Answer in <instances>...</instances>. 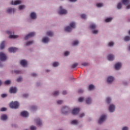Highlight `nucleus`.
<instances>
[{"label":"nucleus","mask_w":130,"mask_h":130,"mask_svg":"<svg viewBox=\"0 0 130 130\" xmlns=\"http://www.w3.org/2000/svg\"><path fill=\"white\" fill-rule=\"evenodd\" d=\"M38 18V15L37 14V12L35 11H31L29 14V18L28 19V21L29 23L32 22V21H35L37 20Z\"/></svg>","instance_id":"nucleus-1"},{"label":"nucleus","mask_w":130,"mask_h":130,"mask_svg":"<svg viewBox=\"0 0 130 130\" xmlns=\"http://www.w3.org/2000/svg\"><path fill=\"white\" fill-rule=\"evenodd\" d=\"M97 24L95 23H91L89 26V28L91 31L92 34L97 35L99 33V30L97 29Z\"/></svg>","instance_id":"nucleus-2"},{"label":"nucleus","mask_w":130,"mask_h":130,"mask_svg":"<svg viewBox=\"0 0 130 130\" xmlns=\"http://www.w3.org/2000/svg\"><path fill=\"white\" fill-rule=\"evenodd\" d=\"M75 28H76V22H72L70 23L69 25L64 27V31L68 33H71Z\"/></svg>","instance_id":"nucleus-3"},{"label":"nucleus","mask_w":130,"mask_h":130,"mask_svg":"<svg viewBox=\"0 0 130 130\" xmlns=\"http://www.w3.org/2000/svg\"><path fill=\"white\" fill-rule=\"evenodd\" d=\"M106 119H107V115L106 114H103L101 115L98 120L99 124H103L105 122Z\"/></svg>","instance_id":"nucleus-4"},{"label":"nucleus","mask_w":130,"mask_h":130,"mask_svg":"<svg viewBox=\"0 0 130 130\" xmlns=\"http://www.w3.org/2000/svg\"><path fill=\"white\" fill-rule=\"evenodd\" d=\"M71 111V108L68 106H64L61 109V112L62 114H69Z\"/></svg>","instance_id":"nucleus-5"},{"label":"nucleus","mask_w":130,"mask_h":130,"mask_svg":"<svg viewBox=\"0 0 130 130\" xmlns=\"http://www.w3.org/2000/svg\"><path fill=\"white\" fill-rule=\"evenodd\" d=\"M115 81V77L112 75H109L107 77L106 83L109 85H111Z\"/></svg>","instance_id":"nucleus-6"},{"label":"nucleus","mask_w":130,"mask_h":130,"mask_svg":"<svg viewBox=\"0 0 130 130\" xmlns=\"http://www.w3.org/2000/svg\"><path fill=\"white\" fill-rule=\"evenodd\" d=\"M57 12L59 15H67L68 14V10L64 9L62 6L59 7Z\"/></svg>","instance_id":"nucleus-7"},{"label":"nucleus","mask_w":130,"mask_h":130,"mask_svg":"<svg viewBox=\"0 0 130 130\" xmlns=\"http://www.w3.org/2000/svg\"><path fill=\"white\" fill-rule=\"evenodd\" d=\"M116 106L114 104H110L108 108V111L110 113H113L115 111Z\"/></svg>","instance_id":"nucleus-8"},{"label":"nucleus","mask_w":130,"mask_h":130,"mask_svg":"<svg viewBox=\"0 0 130 130\" xmlns=\"http://www.w3.org/2000/svg\"><path fill=\"white\" fill-rule=\"evenodd\" d=\"M50 42V38L48 36H44L42 38L41 43L43 44H48Z\"/></svg>","instance_id":"nucleus-9"},{"label":"nucleus","mask_w":130,"mask_h":130,"mask_svg":"<svg viewBox=\"0 0 130 130\" xmlns=\"http://www.w3.org/2000/svg\"><path fill=\"white\" fill-rule=\"evenodd\" d=\"M122 68V63L121 62H116L114 66V69L115 71H120Z\"/></svg>","instance_id":"nucleus-10"},{"label":"nucleus","mask_w":130,"mask_h":130,"mask_svg":"<svg viewBox=\"0 0 130 130\" xmlns=\"http://www.w3.org/2000/svg\"><path fill=\"white\" fill-rule=\"evenodd\" d=\"M36 35V32L32 31L28 33L27 35H25L24 37V40H28L32 37H34Z\"/></svg>","instance_id":"nucleus-11"},{"label":"nucleus","mask_w":130,"mask_h":130,"mask_svg":"<svg viewBox=\"0 0 130 130\" xmlns=\"http://www.w3.org/2000/svg\"><path fill=\"white\" fill-rule=\"evenodd\" d=\"M34 121H35L38 126H42L43 125V123H42V120H41L40 118H36L34 119Z\"/></svg>","instance_id":"nucleus-12"},{"label":"nucleus","mask_w":130,"mask_h":130,"mask_svg":"<svg viewBox=\"0 0 130 130\" xmlns=\"http://www.w3.org/2000/svg\"><path fill=\"white\" fill-rule=\"evenodd\" d=\"M80 111H81V109L80 108L75 107L72 110V114L73 115H78L79 113H80Z\"/></svg>","instance_id":"nucleus-13"},{"label":"nucleus","mask_w":130,"mask_h":130,"mask_svg":"<svg viewBox=\"0 0 130 130\" xmlns=\"http://www.w3.org/2000/svg\"><path fill=\"white\" fill-rule=\"evenodd\" d=\"M20 64L23 68H27L28 67V61L26 59H22L20 60Z\"/></svg>","instance_id":"nucleus-14"},{"label":"nucleus","mask_w":130,"mask_h":130,"mask_svg":"<svg viewBox=\"0 0 130 130\" xmlns=\"http://www.w3.org/2000/svg\"><path fill=\"white\" fill-rule=\"evenodd\" d=\"M85 103L87 105H91L93 103V99L90 96L86 98L85 99Z\"/></svg>","instance_id":"nucleus-15"},{"label":"nucleus","mask_w":130,"mask_h":130,"mask_svg":"<svg viewBox=\"0 0 130 130\" xmlns=\"http://www.w3.org/2000/svg\"><path fill=\"white\" fill-rule=\"evenodd\" d=\"M72 46H78L79 44H80V41L78 39L73 40L71 43Z\"/></svg>","instance_id":"nucleus-16"},{"label":"nucleus","mask_w":130,"mask_h":130,"mask_svg":"<svg viewBox=\"0 0 130 130\" xmlns=\"http://www.w3.org/2000/svg\"><path fill=\"white\" fill-rule=\"evenodd\" d=\"M9 106L10 108H12L13 109H17V101L12 102L11 103H10Z\"/></svg>","instance_id":"nucleus-17"},{"label":"nucleus","mask_w":130,"mask_h":130,"mask_svg":"<svg viewBox=\"0 0 130 130\" xmlns=\"http://www.w3.org/2000/svg\"><path fill=\"white\" fill-rule=\"evenodd\" d=\"M7 59V56L3 52H0V60L1 61H5Z\"/></svg>","instance_id":"nucleus-18"},{"label":"nucleus","mask_w":130,"mask_h":130,"mask_svg":"<svg viewBox=\"0 0 130 130\" xmlns=\"http://www.w3.org/2000/svg\"><path fill=\"white\" fill-rule=\"evenodd\" d=\"M21 115L23 117H28L29 116V112L27 111H23L21 113Z\"/></svg>","instance_id":"nucleus-19"},{"label":"nucleus","mask_w":130,"mask_h":130,"mask_svg":"<svg viewBox=\"0 0 130 130\" xmlns=\"http://www.w3.org/2000/svg\"><path fill=\"white\" fill-rule=\"evenodd\" d=\"M70 123L72 125H78V124L79 123V120H78V119L72 120L71 121Z\"/></svg>","instance_id":"nucleus-20"},{"label":"nucleus","mask_w":130,"mask_h":130,"mask_svg":"<svg viewBox=\"0 0 130 130\" xmlns=\"http://www.w3.org/2000/svg\"><path fill=\"white\" fill-rule=\"evenodd\" d=\"M60 63L57 61H55L52 63V67L53 68H57L59 67Z\"/></svg>","instance_id":"nucleus-21"},{"label":"nucleus","mask_w":130,"mask_h":130,"mask_svg":"<svg viewBox=\"0 0 130 130\" xmlns=\"http://www.w3.org/2000/svg\"><path fill=\"white\" fill-rule=\"evenodd\" d=\"M114 58H115V56L114 54H110L108 55V59L110 60V61L114 60Z\"/></svg>","instance_id":"nucleus-22"},{"label":"nucleus","mask_w":130,"mask_h":130,"mask_svg":"<svg viewBox=\"0 0 130 130\" xmlns=\"http://www.w3.org/2000/svg\"><path fill=\"white\" fill-rule=\"evenodd\" d=\"M9 92L11 94H15V93L17 92V88L14 87H11L10 88Z\"/></svg>","instance_id":"nucleus-23"},{"label":"nucleus","mask_w":130,"mask_h":130,"mask_svg":"<svg viewBox=\"0 0 130 130\" xmlns=\"http://www.w3.org/2000/svg\"><path fill=\"white\" fill-rule=\"evenodd\" d=\"M111 102H112V98L110 97V96H107L106 98V103H107V104H111L110 103H111Z\"/></svg>","instance_id":"nucleus-24"},{"label":"nucleus","mask_w":130,"mask_h":130,"mask_svg":"<svg viewBox=\"0 0 130 130\" xmlns=\"http://www.w3.org/2000/svg\"><path fill=\"white\" fill-rule=\"evenodd\" d=\"M46 34L47 36H49V37H52V36H53V35H54L53 31H52L51 30L47 31L46 33Z\"/></svg>","instance_id":"nucleus-25"},{"label":"nucleus","mask_w":130,"mask_h":130,"mask_svg":"<svg viewBox=\"0 0 130 130\" xmlns=\"http://www.w3.org/2000/svg\"><path fill=\"white\" fill-rule=\"evenodd\" d=\"M34 43V41H28L25 43V46H29V45H32Z\"/></svg>","instance_id":"nucleus-26"},{"label":"nucleus","mask_w":130,"mask_h":130,"mask_svg":"<svg viewBox=\"0 0 130 130\" xmlns=\"http://www.w3.org/2000/svg\"><path fill=\"white\" fill-rule=\"evenodd\" d=\"M123 40L125 42H128V41H130V36H125L123 38Z\"/></svg>","instance_id":"nucleus-27"},{"label":"nucleus","mask_w":130,"mask_h":130,"mask_svg":"<svg viewBox=\"0 0 130 130\" xmlns=\"http://www.w3.org/2000/svg\"><path fill=\"white\" fill-rule=\"evenodd\" d=\"M112 20H113V17H107L105 19V22H106V23H110V22L112 21Z\"/></svg>","instance_id":"nucleus-28"},{"label":"nucleus","mask_w":130,"mask_h":130,"mask_svg":"<svg viewBox=\"0 0 130 130\" xmlns=\"http://www.w3.org/2000/svg\"><path fill=\"white\" fill-rule=\"evenodd\" d=\"M95 89V86L93 84H90L88 87V91H93Z\"/></svg>","instance_id":"nucleus-29"},{"label":"nucleus","mask_w":130,"mask_h":130,"mask_svg":"<svg viewBox=\"0 0 130 130\" xmlns=\"http://www.w3.org/2000/svg\"><path fill=\"white\" fill-rule=\"evenodd\" d=\"M9 52H16L17 51V48L10 47L8 49Z\"/></svg>","instance_id":"nucleus-30"},{"label":"nucleus","mask_w":130,"mask_h":130,"mask_svg":"<svg viewBox=\"0 0 130 130\" xmlns=\"http://www.w3.org/2000/svg\"><path fill=\"white\" fill-rule=\"evenodd\" d=\"M52 94L54 97H57L59 95V91L58 90L54 91L52 93Z\"/></svg>","instance_id":"nucleus-31"},{"label":"nucleus","mask_w":130,"mask_h":130,"mask_svg":"<svg viewBox=\"0 0 130 130\" xmlns=\"http://www.w3.org/2000/svg\"><path fill=\"white\" fill-rule=\"evenodd\" d=\"M122 3L125 6H127L130 4V0H122Z\"/></svg>","instance_id":"nucleus-32"},{"label":"nucleus","mask_w":130,"mask_h":130,"mask_svg":"<svg viewBox=\"0 0 130 130\" xmlns=\"http://www.w3.org/2000/svg\"><path fill=\"white\" fill-rule=\"evenodd\" d=\"M5 46H6V42L4 41L0 44V49H4Z\"/></svg>","instance_id":"nucleus-33"},{"label":"nucleus","mask_w":130,"mask_h":130,"mask_svg":"<svg viewBox=\"0 0 130 130\" xmlns=\"http://www.w3.org/2000/svg\"><path fill=\"white\" fill-rule=\"evenodd\" d=\"M26 8V6L24 5H21L18 6V10L19 11H22V10H24Z\"/></svg>","instance_id":"nucleus-34"},{"label":"nucleus","mask_w":130,"mask_h":130,"mask_svg":"<svg viewBox=\"0 0 130 130\" xmlns=\"http://www.w3.org/2000/svg\"><path fill=\"white\" fill-rule=\"evenodd\" d=\"M1 118L2 120H7L8 119V116L6 114L2 115Z\"/></svg>","instance_id":"nucleus-35"},{"label":"nucleus","mask_w":130,"mask_h":130,"mask_svg":"<svg viewBox=\"0 0 130 130\" xmlns=\"http://www.w3.org/2000/svg\"><path fill=\"white\" fill-rule=\"evenodd\" d=\"M30 109L31 111H36V110H37V109H38V108H37V106H32L30 107Z\"/></svg>","instance_id":"nucleus-36"},{"label":"nucleus","mask_w":130,"mask_h":130,"mask_svg":"<svg viewBox=\"0 0 130 130\" xmlns=\"http://www.w3.org/2000/svg\"><path fill=\"white\" fill-rule=\"evenodd\" d=\"M30 130H37V127L34 125H31L29 126Z\"/></svg>","instance_id":"nucleus-37"},{"label":"nucleus","mask_w":130,"mask_h":130,"mask_svg":"<svg viewBox=\"0 0 130 130\" xmlns=\"http://www.w3.org/2000/svg\"><path fill=\"white\" fill-rule=\"evenodd\" d=\"M13 11L14 13H15V10L13 9V8H8L7 10V12L8 13H9V14H11V13H12V12H13Z\"/></svg>","instance_id":"nucleus-38"},{"label":"nucleus","mask_w":130,"mask_h":130,"mask_svg":"<svg viewBox=\"0 0 130 130\" xmlns=\"http://www.w3.org/2000/svg\"><path fill=\"white\" fill-rule=\"evenodd\" d=\"M108 46L109 47H113L114 46V42L111 41L108 43Z\"/></svg>","instance_id":"nucleus-39"},{"label":"nucleus","mask_w":130,"mask_h":130,"mask_svg":"<svg viewBox=\"0 0 130 130\" xmlns=\"http://www.w3.org/2000/svg\"><path fill=\"white\" fill-rule=\"evenodd\" d=\"M81 66H83V67H89L90 63L87 62H83L81 63Z\"/></svg>","instance_id":"nucleus-40"},{"label":"nucleus","mask_w":130,"mask_h":130,"mask_svg":"<svg viewBox=\"0 0 130 130\" xmlns=\"http://www.w3.org/2000/svg\"><path fill=\"white\" fill-rule=\"evenodd\" d=\"M86 99H85L84 97H80L78 98V102H84L85 101Z\"/></svg>","instance_id":"nucleus-41"},{"label":"nucleus","mask_w":130,"mask_h":130,"mask_svg":"<svg viewBox=\"0 0 130 130\" xmlns=\"http://www.w3.org/2000/svg\"><path fill=\"white\" fill-rule=\"evenodd\" d=\"M85 115L86 114H85V113H80L79 115V118H83Z\"/></svg>","instance_id":"nucleus-42"},{"label":"nucleus","mask_w":130,"mask_h":130,"mask_svg":"<svg viewBox=\"0 0 130 130\" xmlns=\"http://www.w3.org/2000/svg\"><path fill=\"white\" fill-rule=\"evenodd\" d=\"M56 103L58 105H60L62 104V103H63V101L61 100H57Z\"/></svg>","instance_id":"nucleus-43"},{"label":"nucleus","mask_w":130,"mask_h":130,"mask_svg":"<svg viewBox=\"0 0 130 130\" xmlns=\"http://www.w3.org/2000/svg\"><path fill=\"white\" fill-rule=\"evenodd\" d=\"M17 81L19 83H21V82H23V77L22 76H20L17 78Z\"/></svg>","instance_id":"nucleus-44"},{"label":"nucleus","mask_w":130,"mask_h":130,"mask_svg":"<svg viewBox=\"0 0 130 130\" xmlns=\"http://www.w3.org/2000/svg\"><path fill=\"white\" fill-rule=\"evenodd\" d=\"M117 9L118 10H120L122 8V3H119L118 4L117 6Z\"/></svg>","instance_id":"nucleus-45"},{"label":"nucleus","mask_w":130,"mask_h":130,"mask_svg":"<svg viewBox=\"0 0 130 130\" xmlns=\"http://www.w3.org/2000/svg\"><path fill=\"white\" fill-rule=\"evenodd\" d=\"M96 6L97 8H102L104 5H103V3H96Z\"/></svg>","instance_id":"nucleus-46"},{"label":"nucleus","mask_w":130,"mask_h":130,"mask_svg":"<svg viewBox=\"0 0 130 130\" xmlns=\"http://www.w3.org/2000/svg\"><path fill=\"white\" fill-rule=\"evenodd\" d=\"M121 130H129V127L127 126H123L121 127Z\"/></svg>","instance_id":"nucleus-47"},{"label":"nucleus","mask_w":130,"mask_h":130,"mask_svg":"<svg viewBox=\"0 0 130 130\" xmlns=\"http://www.w3.org/2000/svg\"><path fill=\"white\" fill-rule=\"evenodd\" d=\"M81 17L82 19H84V20H86V19H87V15H86L85 14H81Z\"/></svg>","instance_id":"nucleus-48"},{"label":"nucleus","mask_w":130,"mask_h":130,"mask_svg":"<svg viewBox=\"0 0 130 130\" xmlns=\"http://www.w3.org/2000/svg\"><path fill=\"white\" fill-rule=\"evenodd\" d=\"M79 63H74L72 65V69H75V68H77L78 67Z\"/></svg>","instance_id":"nucleus-49"},{"label":"nucleus","mask_w":130,"mask_h":130,"mask_svg":"<svg viewBox=\"0 0 130 130\" xmlns=\"http://www.w3.org/2000/svg\"><path fill=\"white\" fill-rule=\"evenodd\" d=\"M22 96L24 97V98H28L29 97V93H23Z\"/></svg>","instance_id":"nucleus-50"},{"label":"nucleus","mask_w":130,"mask_h":130,"mask_svg":"<svg viewBox=\"0 0 130 130\" xmlns=\"http://www.w3.org/2000/svg\"><path fill=\"white\" fill-rule=\"evenodd\" d=\"M10 5H14V6H17V1H15L14 3V1H12L10 2Z\"/></svg>","instance_id":"nucleus-51"},{"label":"nucleus","mask_w":130,"mask_h":130,"mask_svg":"<svg viewBox=\"0 0 130 130\" xmlns=\"http://www.w3.org/2000/svg\"><path fill=\"white\" fill-rule=\"evenodd\" d=\"M64 55L65 56H68V55H70V52H69V51H65V52H64Z\"/></svg>","instance_id":"nucleus-52"},{"label":"nucleus","mask_w":130,"mask_h":130,"mask_svg":"<svg viewBox=\"0 0 130 130\" xmlns=\"http://www.w3.org/2000/svg\"><path fill=\"white\" fill-rule=\"evenodd\" d=\"M122 84L124 86H127V85H128V82L126 81H124L122 82Z\"/></svg>","instance_id":"nucleus-53"},{"label":"nucleus","mask_w":130,"mask_h":130,"mask_svg":"<svg viewBox=\"0 0 130 130\" xmlns=\"http://www.w3.org/2000/svg\"><path fill=\"white\" fill-rule=\"evenodd\" d=\"M10 84H11V81L10 80H7L5 82V85H10Z\"/></svg>","instance_id":"nucleus-54"},{"label":"nucleus","mask_w":130,"mask_h":130,"mask_svg":"<svg viewBox=\"0 0 130 130\" xmlns=\"http://www.w3.org/2000/svg\"><path fill=\"white\" fill-rule=\"evenodd\" d=\"M9 38L16 39V38H17V36H15V35H10V36H9Z\"/></svg>","instance_id":"nucleus-55"},{"label":"nucleus","mask_w":130,"mask_h":130,"mask_svg":"<svg viewBox=\"0 0 130 130\" xmlns=\"http://www.w3.org/2000/svg\"><path fill=\"white\" fill-rule=\"evenodd\" d=\"M31 77H34V78H35V77H37V74L33 73L31 74Z\"/></svg>","instance_id":"nucleus-56"},{"label":"nucleus","mask_w":130,"mask_h":130,"mask_svg":"<svg viewBox=\"0 0 130 130\" xmlns=\"http://www.w3.org/2000/svg\"><path fill=\"white\" fill-rule=\"evenodd\" d=\"M20 4H22V1L17 0V5H20Z\"/></svg>","instance_id":"nucleus-57"},{"label":"nucleus","mask_w":130,"mask_h":130,"mask_svg":"<svg viewBox=\"0 0 130 130\" xmlns=\"http://www.w3.org/2000/svg\"><path fill=\"white\" fill-rule=\"evenodd\" d=\"M7 110V108H2L1 109V111H6Z\"/></svg>","instance_id":"nucleus-58"},{"label":"nucleus","mask_w":130,"mask_h":130,"mask_svg":"<svg viewBox=\"0 0 130 130\" xmlns=\"http://www.w3.org/2000/svg\"><path fill=\"white\" fill-rule=\"evenodd\" d=\"M78 92H79V93H84V90L80 89L79 90Z\"/></svg>","instance_id":"nucleus-59"},{"label":"nucleus","mask_w":130,"mask_h":130,"mask_svg":"<svg viewBox=\"0 0 130 130\" xmlns=\"http://www.w3.org/2000/svg\"><path fill=\"white\" fill-rule=\"evenodd\" d=\"M50 71H51L50 69H46V70H45V72L46 73H50Z\"/></svg>","instance_id":"nucleus-60"},{"label":"nucleus","mask_w":130,"mask_h":130,"mask_svg":"<svg viewBox=\"0 0 130 130\" xmlns=\"http://www.w3.org/2000/svg\"><path fill=\"white\" fill-rule=\"evenodd\" d=\"M1 97H2V98H5V97H7V94H2L1 95Z\"/></svg>","instance_id":"nucleus-61"},{"label":"nucleus","mask_w":130,"mask_h":130,"mask_svg":"<svg viewBox=\"0 0 130 130\" xmlns=\"http://www.w3.org/2000/svg\"><path fill=\"white\" fill-rule=\"evenodd\" d=\"M127 10H129L130 9V4H128L127 5H126Z\"/></svg>","instance_id":"nucleus-62"},{"label":"nucleus","mask_w":130,"mask_h":130,"mask_svg":"<svg viewBox=\"0 0 130 130\" xmlns=\"http://www.w3.org/2000/svg\"><path fill=\"white\" fill-rule=\"evenodd\" d=\"M17 74H22V71L17 70Z\"/></svg>","instance_id":"nucleus-63"},{"label":"nucleus","mask_w":130,"mask_h":130,"mask_svg":"<svg viewBox=\"0 0 130 130\" xmlns=\"http://www.w3.org/2000/svg\"><path fill=\"white\" fill-rule=\"evenodd\" d=\"M7 34H12V31H10V30H7L6 31Z\"/></svg>","instance_id":"nucleus-64"}]
</instances>
